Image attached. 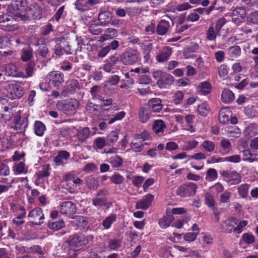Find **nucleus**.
Here are the masks:
<instances>
[{
    "instance_id": "nucleus-22",
    "label": "nucleus",
    "mask_w": 258,
    "mask_h": 258,
    "mask_svg": "<svg viewBox=\"0 0 258 258\" xmlns=\"http://www.w3.org/2000/svg\"><path fill=\"white\" fill-rule=\"evenodd\" d=\"M171 53L172 51L171 48L166 47L164 48L156 56V60L159 62H162L166 61L169 58Z\"/></svg>"
},
{
    "instance_id": "nucleus-36",
    "label": "nucleus",
    "mask_w": 258,
    "mask_h": 258,
    "mask_svg": "<svg viewBox=\"0 0 258 258\" xmlns=\"http://www.w3.org/2000/svg\"><path fill=\"white\" fill-rule=\"evenodd\" d=\"M48 227L53 230H58L65 227V223L63 220L58 221L49 222Z\"/></svg>"
},
{
    "instance_id": "nucleus-42",
    "label": "nucleus",
    "mask_w": 258,
    "mask_h": 258,
    "mask_svg": "<svg viewBox=\"0 0 258 258\" xmlns=\"http://www.w3.org/2000/svg\"><path fill=\"white\" fill-rule=\"evenodd\" d=\"M86 182L87 186L91 189L96 190L98 187V181L94 177H88Z\"/></svg>"
},
{
    "instance_id": "nucleus-5",
    "label": "nucleus",
    "mask_w": 258,
    "mask_h": 258,
    "mask_svg": "<svg viewBox=\"0 0 258 258\" xmlns=\"http://www.w3.org/2000/svg\"><path fill=\"white\" fill-rule=\"evenodd\" d=\"M27 6L26 0H13L8 7V11L13 15L17 16L21 11L25 10Z\"/></svg>"
},
{
    "instance_id": "nucleus-51",
    "label": "nucleus",
    "mask_w": 258,
    "mask_h": 258,
    "mask_svg": "<svg viewBox=\"0 0 258 258\" xmlns=\"http://www.w3.org/2000/svg\"><path fill=\"white\" fill-rule=\"evenodd\" d=\"M93 144L97 149H101L108 143H107L104 138L98 137L94 140Z\"/></svg>"
},
{
    "instance_id": "nucleus-64",
    "label": "nucleus",
    "mask_w": 258,
    "mask_h": 258,
    "mask_svg": "<svg viewBox=\"0 0 258 258\" xmlns=\"http://www.w3.org/2000/svg\"><path fill=\"white\" fill-rule=\"evenodd\" d=\"M97 105L92 103V102H89L86 106V111L89 113H92L93 114H97L98 112V110L96 108Z\"/></svg>"
},
{
    "instance_id": "nucleus-45",
    "label": "nucleus",
    "mask_w": 258,
    "mask_h": 258,
    "mask_svg": "<svg viewBox=\"0 0 258 258\" xmlns=\"http://www.w3.org/2000/svg\"><path fill=\"white\" fill-rule=\"evenodd\" d=\"M249 185L247 183L240 185L238 188V193L242 198H245L247 195Z\"/></svg>"
},
{
    "instance_id": "nucleus-37",
    "label": "nucleus",
    "mask_w": 258,
    "mask_h": 258,
    "mask_svg": "<svg viewBox=\"0 0 258 258\" xmlns=\"http://www.w3.org/2000/svg\"><path fill=\"white\" fill-rule=\"evenodd\" d=\"M33 57L32 50L31 48H24L21 52V59L23 61H27Z\"/></svg>"
},
{
    "instance_id": "nucleus-56",
    "label": "nucleus",
    "mask_w": 258,
    "mask_h": 258,
    "mask_svg": "<svg viewBox=\"0 0 258 258\" xmlns=\"http://www.w3.org/2000/svg\"><path fill=\"white\" fill-rule=\"evenodd\" d=\"M226 19L224 17L221 18L217 21L214 29L219 34H220L221 28L226 24Z\"/></svg>"
},
{
    "instance_id": "nucleus-3",
    "label": "nucleus",
    "mask_w": 258,
    "mask_h": 258,
    "mask_svg": "<svg viewBox=\"0 0 258 258\" xmlns=\"http://www.w3.org/2000/svg\"><path fill=\"white\" fill-rule=\"evenodd\" d=\"M109 195L108 191L106 189L99 190L92 199V205L96 207L101 208L105 206L109 208L112 205V202H107V197Z\"/></svg>"
},
{
    "instance_id": "nucleus-53",
    "label": "nucleus",
    "mask_w": 258,
    "mask_h": 258,
    "mask_svg": "<svg viewBox=\"0 0 258 258\" xmlns=\"http://www.w3.org/2000/svg\"><path fill=\"white\" fill-rule=\"evenodd\" d=\"M247 21L253 24H258V10L250 13L247 17Z\"/></svg>"
},
{
    "instance_id": "nucleus-58",
    "label": "nucleus",
    "mask_w": 258,
    "mask_h": 258,
    "mask_svg": "<svg viewBox=\"0 0 258 258\" xmlns=\"http://www.w3.org/2000/svg\"><path fill=\"white\" fill-rule=\"evenodd\" d=\"M200 88L202 93L204 95H207L209 93L211 90L210 84L207 82L201 83Z\"/></svg>"
},
{
    "instance_id": "nucleus-12",
    "label": "nucleus",
    "mask_w": 258,
    "mask_h": 258,
    "mask_svg": "<svg viewBox=\"0 0 258 258\" xmlns=\"http://www.w3.org/2000/svg\"><path fill=\"white\" fill-rule=\"evenodd\" d=\"M237 224L236 219L231 217L225 220L221 224V227L224 232L231 233L234 232L235 226Z\"/></svg>"
},
{
    "instance_id": "nucleus-55",
    "label": "nucleus",
    "mask_w": 258,
    "mask_h": 258,
    "mask_svg": "<svg viewBox=\"0 0 258 258\" xmlns=\"http://www.w3.org/2000/svg\"><path fill=\"white\" fill-rule=\"evenodd\" d=\"M198 112L202 116H206L209 113V107L207 104L202 103L199 105L198 108Z\"/></svg>"
},
{
    "instance_id": "nucleus-21",
    "label": "nucleus",
    "mask_w": 258,
    "mask_h": 258,
    "mask_svg": "<svg viewBox=\"0 0 258 258\" xmlns=\"http://www.w3.org/2000/svg\"><path fill=\"white\" fill-rule=\"evenodd\" d=\"M171 27L170 22L165 20H161L158 23L156 32L159 35H165Z\"/></svg>"
},
{
    "instance_id": "nucleus-7",
    "label": "nucleus",
    "mask_w": 258,
    "mask_h": 258,
    "mask_svg": "<svg viewBox=\"0 0 258 258\" xmlns=\"http://www.w3.org/2000/svg\"><path fill=\"white\" fill-rule=\"evenodd\" d=\"M231 16L232 22L239 25L246 17V12L243 7H237L232 11Z\"/></svg>"
},
{
    "instance_id": "nucleus-6",
    "label": "nucleus",
    "mask_w": 258,
    "mask_h": 258,
    "mask_svg": "<svg viewBox=\"0 0 258 258\" xmlns=\"http://www.w3.org/2000/svg\"><path fill=\"white\" fill-rule=\"evenodd\" d=\"M196 188L197 186L195 183L184 184L177 189L176 194L182 197L191 196L196 194Z\"/></svg>"
},
{
    "instance_id": "nucleus-19",
    "label": "nucleus",
    "mask_w": 258,
    "mask_h": 258,
    "mask_svg": "<svg viewBox=\"0 0 258 258\" xmlns=\"http://www.w3.org/2000/svg\"><path fill=\"white\" fill-rule=\"evenodd\" d=\"M73 219H74L73 223L80 230H83L88 226V220L87 217L78 215L74 216Z\"/></svg>"
},
{
    "instance_id": "nucleus-40",
    "label": "nucleus",
    "mask_w": 258,
    "mask_h": 258,
    "mask_svg": "<svg viewBox=\"0 0 258 258\" xmlns=\"http://www.w3.org/2000/svg\"><path fill=\"white\" fill-rule=\"evenodd\" d=\"M243 160L252 162L256 160L255 155L251 153L249 149H246L243 151Z\"/></svg>"
},
{
    "instance_id": "nucleus-34",
    "label": "nucleus",
    "mask_w": 258,
    "mask_h": 258,
    "mask_svg": "<svg viewBox=\"0 0 258 258\" xmlns=\"http://www.w3.org/2000/svg\"><path fill=\"white\" fill-rule=\"evenodd\" d=\"M34 130L36 135L42 136L45 130V125L40 121H36L34 125Z\"/></svg>"
},
{
    "instance_id": "nucleus-24",
    "label": "nucleus",
    "mask_w": 258,
    "mask_h": 258,
    "mask_svg": "<svg viewBox=\"0 0 258 258\" xmlns=\"http://www.w3.org/2000/svg\"><path fill=\"white\" fill-rule=\"evenodd\" d=\"M91 131L88 127H84L78 131L76 137L80 143L85 142L90 137Z\"/></svg>"
},
{
    "instance_id": "nucleus-57",
    "label": "nucleus",
    "mask_w": 258,
    "mask_h": 258,
    "mask_svg": "<svg viewBox=\"0 0 258 258\" xmlns=\"http://www.w3.org/2000/svg\"><path fill=\"white\" fill-rule=\"evenodd\" d=\"M229 68L227 65L225 64H221L219 68L218 74L220 77L224 78L228 74Z\"/></svg>"
},
{
    "instance_id": "nucleus-44",
    "label": "nucleus",
    "mask_w": 258,
    "mask_h": 258,
    "mask_svg": "<svg viewBox=\"0 0 258 258\" xmlns=\"http://www.w3.org/2000/svg\"><path fill=\"white\" fill-rule=\"evenodd\" d=\"M218 177L217 171L214 168H209L206 173V179L208 181H213Z\"/></svg>"
},
{
    "instance_id": "nucleus-8",
    "label": "nucleus",
    "mask_w": 258,
    "mask_h": 258,
    "mask_svg": "<svg viewBox=\"0 0 258 258\" xmlns=\"http://www.w3.org/2000/svg\"><path fill=\"white\" fill-rule=\"evenodd\" d=\"M76 210L75 205L71 201L63 202L60 205V213L67 217H70L75 214L76 212Z\"/></svg>"
},
{
    "instance_id": "nucleus-47",
    "label": "nucleus",
    "mask_w": 258,
    "mask_h": 258,
    "mask_svg": "<svg viewBox=\"0 0 258 258\" xmlns=\"http://www.w3.org/2000/svg\"><path fill=\"white\" fill-rule=\"evenodd\" d=\"M231 196L232 193L231 192L225 190L220 196L219 201L221 203H229Z\"/></svg>"
},
{
    "instance_id": "nucleus-10",
    "label": "nucleus",
    "mask_w": 258,
    "mask_h": 258,
    "mask_svg": "<svg viewBox=\"0 0 258 258\" xmlns=\"http://www.w3.org/2000/svg\"><path fill=\"white\" fill-rule=\"evenodd\" d=\"M28 217L32 219L31 222L34 224L41 225L43 223L44 214L42 210L39 208L32 210L29 214Z\"/></svg>"
},
{
    "instance_id": "nucleus-9",
    "label": "nucleus",
    "mask_w": 258,
    "mask_h": 258,
    "mask_svg": "<svg viewBox=\"0 0 258 258\" xmlns=\"http://www.w3.org/2000/svg\"><path fill=\"white\" fill-rule=\"evenodd\" d=\"M9 97L12 99L21 97L24 94L23 88L17 84H10L8 86Z\"/></svg>"
},
{
    "instance_id": "nucleus-16",
    "label": "nucleus",
    "mask_w": 258,
    "mask_h": 258,
    "mask_svg": "<svg viewBox=\"0 0 258 258\" xmlns=\"http://www.w3.org/2000/svg\"><path fill=\"white\" fill-rule=\"evenodd\" d=\"M154 200V196L151 194L146 195L142 200L136 203V208L137 209H147L151 205Z\"/></svg>"
},
{
    "instance_id": "nucleus-33",
    "label": "nucleus",
    "mask_w": 258,
    "mask_h": 258,
    "mask_svg": "<svg viewBox=\"0 0 258 258\" xmlns=\"http://www.w3.org/2000/svg\"><path fill=\"white\" fill-rule=\"evenodd\" d=\"M219 35L220 34L214 29V25L211 24L206 31V39L210 41H214L216 40L217 36Z\"/></svg>"
},
{
    "instance_id": "nucleus-54",
    "label": "nucleus",
    "mask_w": 258,
    "mask_h": 258,
    "mask_svg": "<svg viewBox=\"0 0 258 258\" xmlns=\"http://www.w3.org/2000/svg\"><path fill=\"white\" fill-rule=\"evenodd\" d=\"M121 246V241L117 239L110 240L108 247L112 250H116Z\"/></svg>"
},
{
    "instance_id": "nucleus-59",
    "label": "nucleus",
    "mask_w": 258,
    "mask_h": 258,
    "mask_svg": "<svg viewBox=\"0 0 258 258\" xmlns=\"http://www.w3.org/2000/svg\"><path fill=\"white\" fill-rule=\"evenodd\" d=\"M248 224L246 220H242L239 222L236 227H235L234 232L239 234L241 233L244 227Z\"/></svg>"
},
{
    "instance_id": "nucleus-13",
    "label": "nucleus",
    "mask_w": 258,
    "mask_h": 258,
    "mask_svg": "<svg viewBox=\"0 0 258 258\" xmlns=\"http://www.w3.org/2000/svg\"><path fill=\"white\" fill-rule=\"evenodd\" d=\"M174 80V78L171 75L165 73L162 76V79L157 81V84L161 89L166 88L173 83Z\"/></svg>"
},
{
    "instance_id": "nucleus-62",
    "label": "nucleus",
    "mask_w": 258,
    "mask_h": 258,
    "mask_svg": "<svg viewBox=\"0 0 258 258\" xmlns=\"http://www.w3.org/2000/svg\"><path fill=\"white\" fill-rule=\"evenodd\" d=\"M48 53V49L46 46H40L36 51V55H39L42 58H45Z\"/></svg>"
},
{
    "instance_id": "nucleus-14",
    "label": "nucleus",
    "mask_w": 258,
    "mask_h": 258,
    "mask_svg": "<svg viewBox=\"0 0 258 258\" xmlns=\"http://www.w3.org/2000/svg\"><path fill=\"white\" fill-rule=\"evenodd\" d=\"M152 112L146 104L142 106L138 112L139 118L142 123H146L152 116Z\"/></svg>"
},
{
    "instance_id": "nucleus-60",
    "label": "nucleus",
    "mask_w": 258,
    "mask_h": 258,
    "mask_svg": "<svg viewBox=\"0 0 258 258\" xmlns=\"http://www.w3.org/2000/svg\"><path fill=\"white\" fill-rule=\"evenodd\" d=\"M13 50L1 51H0V56L1 59H4L5 62H7L10 60V57L13 54Z\"/></svg>"
},
{
    "instance_id": "nucleus-41",
    "label": "nucleus",
    "mask_w": 258,
    "mask_h": 258,
    "mask_svg": "<svg viewBox=\"0 0 258 258\" xmlns=\"http://www.w3.org/2000/svg\"><path fill=\"white\" fill-rule=\"evenodd\" d=\"M119 131L115 130L111 131L106 137L107 143H114L118 138Z\"/></svg>"
},
{
    "instance_id": "nucleus-15",
    "label": "nucleus",
    "mask_w": 258,
    "mask_h": 258,
    "mask_svg": "<svg viewBox=\"0 0 258 258\" xmlns=\"http://www.w3.org/2000/svg\"><path fill=\"white\" fill-rule=\"evenodd\" d=\"M28 13L33 19L39 20L42 18V9L38 4L34 3L29 6Z\"/></svg>"
},
{
    "instance_id": "nucleus-32",
    "label": "nucleus",
    "mask_w": 258,
    "mask_h": 258,
    "mask_svg": "<svg viewBox=\"0 0 258 258\" xmlns=\"http://www.w3.org/2000/svg\"><path fill=\"white\" fill-rule=\"evenodd\" d=\"M227 181L231 185H235L239 183L241 181V176L240 174L235 171H232L229 173Z\"/></svg>"
},
{
    "instance_id": "nucleus-4",
    "label": "nucleus",
    "mask_w": 258,
    "mask_h": 258,
    "mask_svg": "<svg viewBox=\"0 0 258 258\" xmlns=\"http://www.w3.org/2000/svg\"><path fill=\"white\" fill-rule=\"evenodd\" d=\"M79 105L78 101L76 99H69L58 101L56 106L58 109L67 113L75 111Z\"/></svg>"
},
{
    "instance_id": "nucleus-31",
    "label": "nucleus",
    "mask_w": 258,
    "mask_h": 258,
    "mask_svg": "<svg viewBox=\"0 0 258 258\" xmlns=\"http://www.w3.org/2000/svg\"><path fill=\"white\" fill-rule=\"evenodd\" d=\"M234 99V94L228 89H224L221 95V99L223 102L230 103Z\"/></svg>"
},
{
    "instance_id": "nucleus-35",
    "label": "nucleus",
    "mask_w": 258,
    "mask_h": 258,
    "mask_svg": "<svg viewBox=\"0 0 258 258\" xmlns=\"http://www.w3.org/2000/svg\"><path fill=\"white\" fill-rule=\"evenodd\" d=\"M174 218L172 216H163L159 219V224L162 228H166L170 226Z\"/></svg>"
},
{
    "instance_id": "nucleus-43",
    "label": "nucleus",
    "mask_w": 258,
    "mask_h": 258,
    "mask_svg": "<svg viewBox=\"0 0 258 258\" xmlns=\"http://www.w3.org/2000/svg\"><path fill=\"white\" fill-rule=\"evenodd\" d=\"M35 70V63L34 61H31L26 64L25 69L26 76L32 77Z\"/></svg>"
},
{
    "instance_id": "nucleus-38",
    "label": "nucleus",
    "mask_w": 258,
    "mask_h": 258,
    "mask_svg": "<svg viewBox=\"0 0 258 258\" xmlns=\"http://www.w3.org/2000/svg\"><path fill=\"white\" fill-rule=\"evenodd\" d=\"M195 118V116L192 115H187L185 117V120L187 124L186 130L191 133H194L196 131V128L193 125Z\"/></svg>"
},
{
    "instance_id": "nucleus-1",
    "label": "nucleus",
    "mask_w": 258,
    "mask_h": 258,
    "mask_svg": "<svg viewBox=\"0 0 258 258\" xmlns=\"http://www.w3.org/2000/svg\"><path fill=\"white\" fill-rule=\"evenodd\" d=\"M94 236L93 235H85L81 234H75L70 236L67 241L70 248L74 251L83 249L86 246L94 242Z\"/></svg>"
},
{
    "instance_id": "nucleus-49",
    "label": "nucleus",
    "mask_w": 258,
    "mask_h": 258,
    "mask_svg": "<svg viewBox=\"0 0 258 258\" xmlns=\"http://www.w3.org/2000/svg\"><path fill=\"white\" fill-rule=\"evenodd\" d=\"M205 202L207 206L212 210L214 209L215 200L213 196L209 193L205 195Z\"/></svg>"
},
{
    "instance_id": "nucleus-18",
    "label": "nucleus",
    "mask_w": 258,
    "mask_h": 258,
    "mask_svg": "<svg viewBox=\"0 0 258 258\" xmlns=\"http://www.w3.org/2000/svg\"><path fill=\"white\" fill-rule=\"evenodd\" d=\"M118 61H119L118 56L115 55H111L108 59L105 60L103 67V70L107 73L110 72Z\"/></svg>"
},
{
    "instance_id": "nucleus-29",
    "label": "nucleus",
    "mask_w": 258,
    "mask_h": 258,
    "mask_svg": "<svg viewBox=\"0 0 258 258\" xmlns=\"http://www.w3.org/2000/svg\"><path fill=\"white\" fill-rule=\"evenodd\" d=\"M116 219L117 215L115 214H111L106 217L102 223L104 229H108L110 228L111 225L116 221Z\"/></svg>"
},
{
    "instance_id": "nucleus-26",
    "label": "nucleus",
    "mask_w": 258,
    "mask_h": 258,
    "mask_svg": "<svg viewBox=\"0 0 258 258\" xmlns=\"http://www.w3.org/2000/svg\"><path fill=\"white\" fill-rule=\"evenodd\" d=\"M98 19L100 25L104 26L111 22L112 16L109 12H102L99 14Z\"/></svg>"
},
{
    "instance_id": "nucleus-30",
    "label": "nucleus",
    "mask_w": 258,
    "mask_h": 258,
    "mask_svg": "<svg viewBox=\"0 0 258 258\" xmlns=\"http://www.w3.org/2000/svg\"><path fill=\"white\" fill-rule=\"evenodd\" d=\"M152 128L156 134H163L166 128V125L162 120L158 119L154 121Z\"/></svg>"
},
{
    "instance_id": "nucleus-27",
    "label": "nucleus",
    "mask_w": 258,
    "mask_h": 258,
    "mask_svg": "<svg viewBox=\"0 0 258 258\" xmlns=\"http://www.w3.org/2000/svg\"><path fill=\"white\" fill-rule=\"evenodd\" d=\"M241 53V48L238 45H233L227 50V54L231 59L238 57Z\"/></svg>"
},
{
    "instance_id": "nucleus-17",
    "label": "nucleus",
    "mask_w": 258,
    "mask_h": 258,
    "mask_svg": "<svg viewBox=\"0 0 258 258\" xmlns=\"http://www.w3.org/2000/svg\"><path fill=\"white\" fill-rule=\"evenodd\" d=\"M150 108L152 112H159L163 108L162 101L160 98H154L149 100L148 104H146Z\"/></svg>"
},
{
    "instance_id": "nucleus-25",
    "label": "nucleus",
    "mask_w": 258,
    "mask_h": 258,
    "mask_svg": "<svg viewBox=\"0 0 258 258\" xmlns=\"http://www.w3.org/2000/svg\"><path fill=\"white\" fill-rule=\"evenodd\" d=\"M231 112L228 108L221 109L219 113V120L221 123L225 124L230 119Z\"/></svg>"
},
{
    "instance_id": "nucleus-23",
    "label": "nucleus",
    "mask_w": 258,
    "mask_h": 258,
    "mask_svg": "<svg viewBox=\"0 0 258 258\" xmlns=\"http://www.w3.org/2000/svg\"><path fill=\"white\" fill-rule=\"evenodd\" d=\"M15 127L16 130L20 132L25 131L28 125V120L25 118H22L19 116L15 117Z\"/></svg>"
},
{
    "instance_id": "nucleus-63",
    "label": "nucleus",
    "mask_w": 258,
    "mask_h": 258,
    "mask_svg": "<svg viewBox=\"0 0 258 258\" xmlns=\"http://www.w3.org/2000/svg\"><path fill=\"white\" fill-rule=\"evenodd\" d=\"M242 237L243 240L247 244H252L254 242L255 238L251 234L245 233Z\"/></svg>"
},
{
    "instance_id": "nucleus-50",
    "label": "nucleus",
    "mask_w": 258,
    "mask_h": 258,
    "mask_svg": "<svg viewBox=\"0 0 258 258\" xmlns=\"http://www.w3.org/2000/svg\"><path fill=\"white\" fill-rule=\"evenodd\" d=\"M13 171L16 175L27 172V170L25 169V164L23 162H20L17 164L13 169Z\"/></svg>"
},
{
    "instance_id": "nucleus-52",
    "label": "nucleus",
    "mask_w": 258,
    "mask_h": 258,
    "mask_svg": "<svg viewBox=\"0 0 258 258\" xmlns=\"http://www.w3.org/2000/svg\"><path fill=\"white\" fill-rule=\"evenodd\" d=\"M202 147L207 152H211L214 151L215 148L214 143L210 141H205L202 144Z\"/></svg>"
},
{
    "instance_id": "nucleus-11",
    "label": "nucleus",
    "mask_w": 258,
    "mask_h": 258,
    "mask_svg": "<svg viewBox=\"0 0 258 258\" xmlns=\"http://www.w3.org/2000/svg\"><path fill=\"white\" fill-rule=\"evenodd\" d=\"M50 82L54 87L60 86L64 82L63 73L56 71L50 73L48 75Z\"/></svg>"
},
{
    "instance_id": "nucleus-28",
    "label": "nucleus",
    "mask_w": 258,
    "mask_h": 258,
    "mask_svg": "<svg viewBox=\"0 0 258 258\" xmlns=\"http://www.w3.org/2000/svg\"><path fill=\"white\" fill-rule=\"evenodd\" d=\"M220 152L222 155H225L230 152L231 150V145L228 139H222L220 143Z\"/></svg>"
},
{
    "instance_id": "nucleus-46",
    "label": "nucleus",
    "mask_w": 258,
    "mask_h": 258,
    "mask_svg": "<svg viewBox=\"0 0 258 258\" xmlns=\"http://www.w3.org/2000/svg\"><path fill=\"white\" fill-rule=\"evenodd\" d=\"M76 8L79 11H85L89 8L86 0H77L75 3Z\"/></svg>"
},
{
    "instance_id": "nucleus-61",
    "label": "nucleus",
    "mask_w": 258,
    "mask_h": 258,
    "mask_svg": "<svg viewBox=\"0 0 258 258\" xmlns=\"http://www.w3.org/2000/svg\"><path fill=\"white\" fill-rule=\"evenodd\" d=\"M49 169V165L47 164L45 166L42 170L39 171L37 173L38 178L40 179L44 177H48L49 175L48 170Z\"/></svg>"
},
{
    "instance_id": "nucleus-20",
    "label": "nucleus",
    "mask_w": 258,
    "mask_h": 258,
    "mask_svg": "<svg viewBox=\"0 0 258 258\" xmlns=\"http://www.w3.org/2000/svg\"><path fill=\"white\" fill-rule=\"evenodd\" d=\"M55 45L54 47V53L56 55H62L63 54V52H66L67 54H71L73 53V51L71 49H67L63 48L61 46V40L59 38H56L55 39Z\"/></svg>"
},
{
    "instance_id": "nucleus-2",
    "label": "nucleus",
    "mask_w": 258,
    "mask_h": 258,
    "mask_svg": "<svg viewBox=\"0 0 258 258\" xmlns=\"http://www.w3.org/2000/svg\"><path fill=\"white\" fill-rule=\"evenodd\" d=\"M139 55L140 54L138 50L133 48H128L119 55L118 58L119 61L123 65L130 66L138 62Z\"/></svg>"
},
{
    "instance_id": "nucleus-48",
    "label": "nucleus",
    "mask_w": 258,
    "mask_h": 258,
    "mask_svg": "<svg viewBox=\"0 0 258 258\" xmlns=\"http://www.w3.org/2000/svg\"><path fill=\"white\" fill-rule=\"evenodd\" d=\"M122 159L118 156H115L110 158V163L114 167H119L122 164Z\"/></svg>"
},
{
    "instance_id": "nucleus-39",
    "label": "nucleus",
    "mask_w": 258,
    "mask_h": 258,
    "mask_svg": "<svg viewBox=\"0 0 258 258\" xmlns=\"http://www.w3.org/2000/svg\"><path fill=\"white\" fill-rule=\"evenodd\" d=\"M18 69L17 67L14 63H9L5 66L6 73L9 76L14 77L16 75Z\"/></svg>"
}]
</instances>
